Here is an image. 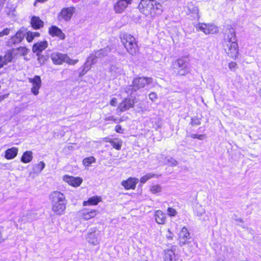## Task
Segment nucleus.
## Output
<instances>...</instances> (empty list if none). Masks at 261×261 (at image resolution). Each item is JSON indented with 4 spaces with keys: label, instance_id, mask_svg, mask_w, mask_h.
I'll list each match as a JSON object with an SVG mask.
<instances>
[{
    "label": "nucleus",
    "instance_id": "54",
    "mask_svg": "<svg viewBox=\"0 0 261 261\" xmlns=\"http://www.w3.org/2000/svg\"><path fill=\"white\" fill-rule=\"evenodd\" d=\"M106 121H113L115 122L117 121L118 119L114 117L113 116H108L105 118Z\"/></svg>",
    "mask_w": 261,
    "mask_h": 261
},
{
    "label": "nucleus",
    "instance_id": "58",
    "mask_svg": "<svg viewBox=\"0 0 261 261\" xmlns=\"http://www.w3.org/2000/svg\"><path fill=\"white\" fill-rule=\"evenodd\" d=\"M8 95H9L8 94H6L1 95L0 96V102L2 101V100H3L6 98H7L8 96Z\"/></svg>",
    "mask_w": 261,
    "mask_h": 261
},
{
    "label": "nucleus",
    "instance_id": "52",
    "mask_svg": "<svg viewBox=\"0 0 261 261\" xmlns=\"http://www.w3.org/2000/svg\"><path fill=\"white\" fill-rule=\"evenodd\" d=\"M115 131L120 134H123V129L122 128L121 126L120 125H117L115 126Z\"/></svg>",
    "mask_w": 261,
    "mask_h": 261
},
{
    "label": "nucleus",
    "instance_id": "11",
    "mask_svg": "<svg viewBox=\"0 0 261 261\" xmlns=\"http://www.w3.org/2000/svg\"><path fill=\"white\" fill-rule=\"evenodd\" d=\"M16 58L13 49L7 50L4 56H0V68L8 63L14 62V60Z\"/></svg>",
    "mask_w": 261,
    "mask_h": 261
},
{
    "label": "nucleus",
    "instance_id": "5",
    "mask_svg": "<svg viewBox=\"0 0 261 261\" xmlns=\"http://www.w3.org/2000/svg\"><path fill=\"white\" fill-rule=\"evenodd\" d=\"M223 46L225 52L230 57L236 59L239 54V47L237 42H223Z\"/></svg>",
    "mask_w": 261,
    "mask_h": 261
},
{
    "label": "nucleus",
    "instance_id": "37",
    "mask_svg": "<svg viewBox=\"0 0 261 261\" xmlns=\"http://www.w3.org/2000/svg\"><path fill=\"white\" fill-rule=\"evenodd\" d=\"M98 58L96 57V55L95 53L94 55H91L87 59L86 62L89 63V65L92 66V65L96 62V59Z\"/></svg>",
    "mask_w": 261,
    "mask_h": 261
},
{
    "label": "nucleus",
    "instance_id": "29",
    "mask_svg": "<svg viewBox=\"0 0 261 261\" xmlns=\"http://www.w3.org/2000/svg\"><path fill=\"white\" fill-rule=\"evenodd\" d=\"M45 164L43 161L40 162L38 164H35L33 166L32 170L33 173L35 174H39L44 168Z\"/></svg>",
    "mask_w": 261,
    "mask_h": 261
},
{
    "label": "nucleus",
    "instance_id": "34",
    "mask_svg": "<svg viewBox=\"0 0 261 261\" xmlns=\"http://www.w3.org/2000/svg\"><path fill=\"white\" fill-rule=\"evenodd\" d=\"M113 147L117 150L121 149L122 145V141L117 138L113 139L111 143Z\"/></svg>",
    "mask_w": 261,
    "mask_h": 261
},
{
    "label": "nucleus",
    "instance_id": "40",
    "mask_svg": "<svg viewBox=\"0 0 261 261\" xmlns=\"http://www.w3.org/2000/svg\"><path fill=\"white\" fill-rule=\"evenodd\" d=\"M91 68V66L89 65V63L87 62H85L84 64L82 71L80 73V76H83L89 70H90Z\"/></svg>",
    "mask_w": 261,
    "mask_h": 261
},
{
    "label": "nucleus",
    "instance_id": "64",
    "mask_svg": "<svg viewBox=\"0 0 261 261\" xmlns=\"http://www.w3.org/2000/svg\"><path fill=\"white\" fill-rule=\"evenodd\" d=\"M259 93L260 96L261 97V89H260Z\"/></svg>",
    "mask_w": 261,
    "mask_h": 261
},
{
    "label": "nucleus",
    "instance_id": "26",
    "mask_svg": "<svg viewBox=\"0 0 261 261\" xmlns=\"http://www.w3.org/2000/svg\"><path fill=\"white\" fill-rule=\"evenodd\" d=\"M33 158V152L31 151H26L24 152L21 158V162L23 163H30Z\"/></svg>",
    "mask_w": 261,
    "mask_h": 261
},
{
    "label": "nucleus",
    "instance_id": "48",
    "mask_svg": "<svg viewBox=\"0 0 261 261\" xmlns=\"http://www.w3.org/2000/svg\"><path fill=\"white\" fill-rule=\"evenodd\" d=\"M205 212V210L201 205H199L197 208V215L201 216Z\"/></svg>",
    "mask_w": 261,
    "mask_h": 261
},
{
    "label": "nucleus",
    "instance_id": "39",
    "mask_svg": "<svg viewBox=\"0 0 261 261\" xmlns=\"http://www.w3.org/2000/svg\"><path fill=\"white\" fill-rule=\"evenodd\" d=\"M95 162V159L93 156L85 158L83 161V164L86 166H89L92 163Z\"/></svg>",
    "mask_w": 261,
    "mask_h": 261
},
{
    "label": "nucleus",
    "instance_id": "23",
    "mask_svg": "<svg viewBox=\"0 0 261 261\" xmlns=\"http://www.w3.org/2000/svg\"><path fill=\"white\" fill-rule=\"evenodd\" d=\"M18 151V148L16 147L9 148L5 151V158L7 160H12L16 156Z\"/></svg>",
    "mask_w": 261,
    "mask_h": 261
},
{
    "label": "nucleus",
    "instance_id": "46",
    "mask_svg": "<svg viewBox=\"0 0 261 261\" xmlns=\"http://www.w3.org/2000/svg\"><path fill=\"white\" fill-rule=\"evenodd\" d=\"M168 163L170 164L171 166H175L177 165V161L173 158H170L167 160Z\"/></svg>",
    "mask_w": 261,
    "mask_h": 261
},
{
    "label": "nucleus",
    "instance_id": "50",
    "mask_svg": "<svg viewBox=\"0 0 261 261\" xmlns=\"http://www.w3.org/2000/svg\"><path fill=\"white\" fill-rule=\"evenodd\" d=\"M9 43H11L12 44H16L20 43V42L18 41V39H17V38H16V36H14L10 38V39L9 40Z\"/></svg>",
    "mask_w": 261,
    "mask_h": 261
},
{
    "label": "nucleus",
    "instance_id": "20",
    "mask_svg": "<svg viewBox=\"0 0 261 261\" xmlns=\"http://www.w3.org/2000/svg\"><path fill=\"white\" fill-rule=\"evenodd\" d=\"M49 34L51 36H57L61 40H64L65 38V35L62 30L56 26L54 25L49 28Z\"/></svg>",
    "mask_w": 261,
    "mask_h": 261
},
{
    "label": "nucleus",
    "instance_id": "59",
    "mask_svg": "<svg viewBox=\"0 0 261 261\" xmlns=\"http://www.w3.org/2000/svg\"><path fill=\"white\" fill-rule=\"evenodd\" d=\"M5 240V239L3 237L2 233V228H0V243L2 242Z\"/></svg>",
    "mask_w": 261,
    "mask_h": 261
},
{
    "label": "nucleus",
    "instance_id": "33",
    "mask_svg": "<svg viewBox=\"0 0 261 261\" xmlns=\"http://www.w3.org/2000/svg\"><path fill=\"white\" fill-rule=\"evenodd\" d=\"M127 51L132 55H135L138 52L139 47L136 41L130 45Z\"/></svg>",
    "mask_w": 261,
    "mask_h": 261
},
{
    "label": "nucleus",
    "instance_id": "7",
    "mask_svg": "<svg viewBox=\"0 0 261 261\" xmlns=\"http://www.w3.org/2000/svg\"><path fill=\"white\" fill-rule=\"evenodd\" d=\"M86 241L93 246H96L100 242V231L95 228H91L89 230L86 236Z\"/></svg>",
    "mask_w": 261,
    "mask_h": 261
},
{
    "label": "nucleus",
    "instance_id": "2",
    "mask_svg": "<svg viewBox=\"0 0 261 261\" xmlns=\"http://www.w3.org/2000/svg\"><path fill=\"white\" fill-rule=\"evenodd\" d=\"M49 197L52 211L57 215L64 214L67 203L65 195L59 191H55L49 194Z\"/></svg>",
    "mask_w": 261,
    "mask_h": 261
},
{
    "label": "nucleus",
    "instance_id": "30",
    "mask_svg": "<svg viewBox=\"0 0 261 261\" xmlns=\"http://www.w3.org/2000/svg\"><path fill=\"white\" fill-rule=\"evenodd\" d=\"M14 53L17 57L18 56H25L28 53V49L25 47H19L13 49Z\"/></svg>",
    "mask_w": 261,
    "mask_h": 261
},
{
    "label": "nucleus",
    "instance_id": "21",
    "mask_svg": "<svg viewBox=\"0 0 261 261\" xmlns=\"http://www.w3.org/2000/svg\"><path fill=\"white\" fill-rule=\"evenodd\" d=\"M48 45V43L46 41L37 42L34 44L33 46V51L34 53H41L42 50L45 49Z\"/></svg>",
    "mask_w": 261,
    "mask_h": 261
},
{
    "label": "nucleus",
    "instance_id": "63",
    "mask_svg": "<svg viewBox=\"0 0 261 261\" xmlns=\"http://www.w3.org/2000/svg\"><path fill=\"white\" fill-rule=\"evenodd\" d=\"M217 261H225L224 259L220 258Z\"/></svg>",
    "mask_w": 261,
    "mask_h": 261
},
{
    "label": "nucleus",
    "instance_id": "19",
    "mask_svg": "<svg viewBox=\"0 0 261 261\" xmlns=\"http://www.w3.org/2000/svg\"><path fill=\"white\" fill-rule=\"evenodd\" d=\"M228 41L237 42L236 31L232 28H229L225 31L223 42Z\"/></svg>",
    "mask_w": 261,
    "mask_h": 261
},
{
    "label": "nucleus",
    "instance_id": "22",
    "mask_svg": "<svg viewBox=\"0 0 261 261\" xmlns=\"http://www.w3.org/2000/svg\"><path fill=\"white\" fill-rule=\"evenodd\" d=\"M128 5L118 0L114 5V10L116 13H122Z\"/></svg>",
    "mask_w": 261,
    "mask_h": 261
},
{
    "label": "nucleus",
    "instance_id": "38",
    "mask_svg": "<svg viewBox=\"0 0 261 261\" xmlns=\"http://www.w3.org/2000/svg\"><path fill=\"white\" fill-rule=\"evenodd\" d=\"M15 9V6L14 5L11 3H8L5 8V11L8 15H11Z\"/></svg>",
    "mask_w": 261,
    "mask_h": 261
},
{
    "label": "nucleus",
    "instance_id": "53",
    "mask_svg": "<svg viewBox=\"0 0 261 261\" xmlns=\"http://www.w3.org/2000/svg\"><path fill=\"white\" fill-rule=\"evenodd\" d=\"M149 98L152 100H154L157 98V95L154 92H152L150 93L149 95Z\"/></svg>",
    "mask_w": 261,
    "mask_h": 261
},
{
    "label": "nucleus",
    "instance_id": "55",
    "mask_svg": "<svg viewBox=\"0 0 261 261\" xmlns=\"http://www.w3.org/2000/svg\"><path fill=\"white\" fill-rule=\"evenodd\" d=\"M116 103L117 99L116 98H113L110 101V104L113 106H115Z\"/></svg>",
    "mask_w": 261,
    "mask_h": 261
},
{
    "label": "nucleus",
    "instance_id": "47",
    "mask_svg": "<svg viewBox=\"0 0 261 261\" xmlns=\"http://www.w3.org/2000/svg\"><path fill=\"white\" fill-rule=\"evenodd\" d=\"M10 29L8 28L4 29L2 31L0 32V37L8 35L10 33Z\"/></svg>",
    "mask_w": 261,
    "mask_h": 261
},
{
    "label": "nucleus",
    "instance_id": "14",
    "mask_svg": "<svg viewBox=\"0 0 261 261\" xmlns=\"http://www.w3.org/2000/svg\"><path fill=\"white\" fill-rule=\"evenodd\" d=\"M79 213L82 218L88 220L96 217L98 212L95 210L85 208L81 211Z\"/></svg>",
    "mask_w": 261,
    "mask_h": 261
},
{
    "label": "nucleus",
    "instance_id": "49",
    "mask_svg": "<svg viewBox=\"0 0 261 261\" xmlns=\"http://www.w3.org/2000/svg\"><path fill=\"white\" fill-rule=\"evenodd\" d=\"M34 38L35 37H34V36H33V34L31 32H27L26 39L29 42H32Z\"/></svg>",
    "mask_w": 261,
    "mask_h": 261
},
{
    "label": "nucleus",
    "instance_id": "45",
    "mask_svg": "<svg viewBox=\"0 0 261 261\" xmlns=\"http://www.w3.org/2000/svg\"><path fill=\"white\" fill-rule=\"evenodd\" d=\"M167 212L170 216H175L177 214L176 210L171 207H169L168 208Z\"/></svg>",
    "mask_w": 261,
    "mask_h": 261
},
{
    "label": "nucleus",
    "instance_id": "12",
    "mask_svg": "<svg viewBox=\"0 0 261 261\" xmlns=\"http://www.w3.org/2000/svg\"><path fill=\"white\" fill-rule=\"evenodd\" d=\"M190 233L186 227H183L178 233L179 244L182 246L190 242Z\"/></svg>",
    "mask_w": 261,
    "mask_h": 261
},
{
    "label": "nucleus",
    "instance_id": "6",
    "mask_svg": "<svg viewBox=\"0 0 261 261\" xmlns=\"http://www.w3.org/2000/svg\"><path fill=\"white\" fill-rule=\"evenodd\" d=\"M51 59L53 62L58 65L63 63H67L70 65H74L79 61L78 60H72L67 55L59 53H54L51 55Z\"/></svg>",
    "mask_w": 261,
    "mask_h": 261
},
{
    "label": "nucleus",
    "instance_id": "42",
    "mask_svg": "<svg viewBox=\"0 0 261 261\" xmlns=\"http://www.w3.org/2000/svg\"><path fill=\"white\" fill-rule=\"evenodd\" d=\"M15 36L17 39H18V41L20 42L23 39L25 36V33L23 31L19 30L16 33Z\"/></svg>",
    "mask_w": 261,
    "mask_h": 261
},
{
    "label": "nucleus",
    "instance_id": "15",
    "mask_svg": "<svg viewBox=\"0 0 261 261\" xmlns=\"http://www.w3.org/2000/svg\"><path fill=\"white\" fill-rule=\"evenodd\" d=\"M63 180L67 182L69 185L74 187H79L83 181L82 178L76 177H74L68 175H65L63 176Z\"/></svg>",
    "mask_w": 261,
    "mask_h": 261
},
{
    "label": "nucleus",
    "instance_id": "1",
    "mask_svg": "<svg viewBox=\"0 0 261 261\" xmlns=\"http://www.w3.org/2000/svg\"><path fill=\"white\" fill-rule=\"evenodd\" d=\"M138 9L146 16L151 18L161 15L163 12L162 5L156 0H141Z\"/></svg>",
    "mask_w": 261,
    "mask_h": 261
},
{
    "label": "nucleus",
    "instance_id": "41",
    "mask_svg": "<svg viewBox=\"0 0 261 261\" xmlns=\"http://www.w3.org/2000/svg\"><path fill=\"white\" fill-rule=\"evenodd\" d=\"M91 68V66L89 65V63L87 62H85L84 64L82 71L80 73V76H83L89 70H90Z\"/></svg>",
    "mask_w": 261,
    "mask_h": 261
},
{
    "label": "nucleus",
    "instance_id": "61",
    "mask_svg": "<svg viewBox=\"0 0 261 261\" xmlns=\"http://www.w3.org/2000/svg\"><path fill=\"white\" fill-rule=\"evenodd\" d=\"M32 33L34 37H39L40 35V34L38 32H32Z\"/></svg>",
    "mask_w": 261,
    "mask_h": 261
},
{
    "label": "nucleus",
    "instance_id": "8",
    "mask_svg": "<svg viewBox=\"0 0 261 261\" xmlns=\"http://www.w3.org/2000/svg\"><path fill=\"white\" fill-rule=\"evenodd\" d=\"M186 14L189 15L193 19H199L200 15L198 8L192 2L188 3L185 7Z\"/></svg>",
    "mask_w": 261,
    "mask_h": 261
},
{
    "label": "nucleus",
    "instance_id": "27",
    "mask_svg": "<svg viewBox=\"0 0 261 261\" xmlns=\"http://www.w3.org/2000/svg\"><path fill=\"white\" fill-rule=\"evenodd\" d=\"M101 201V198L98 196H93L89 198L87 201L83 202V205H96L98 202Z\"/></svg>",
    "mask_w": 261,
    "mask_h": 261
},
{
    "label": "nucleus",
    "instance_id": "35",
    "mask_svg": "<svg viewBox=\"0 0 261 261\" xmlns=\"http://www.w3.org/2000/svg\"><path fill=\"white\" fill-rule=\"evenodd\" d=\"M159 176L156 174L149 173L145 175L142 176L140 179V182L142 184L145 183L148 180L153 177H158Z\"/></svg>",
    "mask_w": 261,
    "mask_h": 261
},
{
    "label": "nucleus",
    "instance_id": "25",
    "mask_svg": "<svg viewBox=\"0 0 261 261\" xmlns=\"http://www.w3.org/2000/svg\"><path fill=\"white\" fill-rule=\"evenodd\" d=\"M31 25L35 29H39L43 27L44 22L39 17L33 16L31 19Z\"/></svg>",
    "mask_w": 261,
    "mask_h": 261
},
{
    "label": "nucleus",
    "instance_id": "31",
    "mask_svg": "<svg viewBox=\"0 0 261 261\" xmlns=\"http://www.w3.org/2000/svg\"><path fill=\"white\" fill-rule=\"evenodd\" d=\"M110 72L111 73V76L113 77H115L121 74L122 70L120 67L116 65H112L110 69Z\"/></svg>",
    "mask_w": 261,
    "mask_h": 261
},
{
    "label": "nucleus",
    "instance_id": "43",
    "mask_svg": "<svg viewBox=\"0 0 261 261\" xmlns=\"http://www.w3.org/2000/svg\"><path fill=\"white\" fill-rule=\"evenodd\" d=\"M38 56V60L41 64L44 63L45 61L47 60V57L41 55L40 53H38L37 54Z\"/></svg>",
    "mask_w": 261,
    "mask_h": 261
},
{
    "label": "nucleus",
    "instance_id": "3",
    "mask_svg": "<svg viewBox=\"0 0 261 261\" xmlns=\"http://www.w3.org/2000/svg\"><path fill=\"white\" fill-rule=\"evenodd\" d=\"M152 82V79L151 77H139L134 79L132 85L128 86L125 88L126 93L128 94H132L134 92L143 88L146 85L151 84Z\"/></svg>",
    "mask_w": 261,
    "mask_h": 261
},
{
    "label": "nucleus",
    "instance_id": "51",
    "mask_svg": "<svg viewBox=\"0 0 261 261\" xmlns=\"http://www.w3.org/2000/svg\"><path fill=\"white\" fill-rule=\"evenodd\" d=\"M237 67V64L234 62H231L228 64V67L231 70H234Z\"/></svg>",
    "mask_w": 261,
    "mask_h": 261
},
{
    "label": "nucleus",
    "instance_id": "28",
    "mask_svg": "<svg viewBox=\"0 0 261 261\" xmlns=\"http://www.w3.org/2000/svg\"><path fill=\"white\" fill-rule=\"evenodd\" d=\"M111 50L112 48L111 46H108L104 48L96 51L95 53L97 57L101 58L104 56H107L108 53H109L111 51Z\"/></svg>",
    "mask_w": 261,
    "mask_h": 261
},
{
    "label": "nucleus",
    "instance_id": "10",
    "mask_svg": "<svg viewBox=\"0 0 261 261\" xmlns=\"http://www.w3.org/2000/svg\"><path fill=\"white\" fill-rule=\"evenodd\" d=\"M75 12V8L74 7L63 8L58 14V19H63L66 21H68L71 19Z\"/></svg>",
    "mask_w": 261,
    "mask_h": 261
},
{
    "label": "nucleus",
    "instance_id": "56",
    "mask_svg": "<svg viewBox=\"0 0 261 261\" xmlns=\"http://www.w3.org/2000/svg\"><path fill=\"white\" fill-rule=\"evenodd\" d=\"M191 123L193 124V125H199L200 124V122L199 120L198 119H196L195 120H194L193 119H192V122Z\"/></svg>",
    "mask_w": 261,
    "mask_h": 261
},
{
    "label": "nucleus",
    "instance_id": "57",
    "mask_svg": "<svg viewBox=\"0 0 261 261\" xmlns=\"http://www.w3.org/2000/svg\"><path fill=\"white\" fill-rule=\"evenodd\" d=\"M112 140H113V139H111L109 137H106V138H103V141H105L106 142H109L110 143H111Z\"/></svg>",
    "mask_w": 261,
    "mask_h": 261
},
{
    "label": "nucleus",
    "instance_id": "60",
    "mask_svg": "<svg viewBox=\"0 0 261 261\" xmlns=\"http://www.w3.org/2000/svg\"><path fill=\"white\" fill-rule=\"evenodd\" d=\"M120 1L125 3L127 5H130L132 3V0H119Z\"/></svg>",
    "mask_w": 261,
    "mask_h": 261
},
{
    "label": "nucleus",
    "instance_id": "44",
    "mask_svg": "<svg viewBox=\"0 0 261 261\" xmlns=\"http://www.w3.org/2000/svg\"><path fill=\"white\" fill-rule=\"evenodd\" d=\"M191 138L193 139H198L199 140H203L205 138L204 135H197V134H191L190 135Z\"/></svg>",
    "mask_w": 261,
    "mask_h": 261
},
{
    "label": "nucleus",
    "instance_id": "32",
    "mask_svg": "<svg viewBox=\"0 0 261 261\" xmlns=\"http://www.w3.org/2000/svg\"><path fill=\"white\" fill-rule=\"evenodd\" d=\"M164 261H175L174 253L172 250H168L165 251Z\"/></svg>",
    "mask_w": 261,
    "mask_h": 261
},
{
    "label": "nucleus",
    "instance_id": "17",
    "mask_svg": "<svg viewBox=\"0 0 261 261\" xmlns=\"http://www.w3.org/2000/svg\"><path fill=\"white\" fill-rule=\"evenodd\" d=\"M121 41L127 50L130 45L136 40L135 37L130 34H124L121 37Z\"/></svg>",
    "mask_w": 261,
    "mask_h": 261
},
{
    "label": "nucleus",
    "instance_id": "16",
    "mask_svg": "<svg viewBox=\"0 0 261 261\" xmlns=\"http://www.w3.org/2000/svg\"><path fill=\"white\" fill-rule=\"evenodd\" d=\"M134 106V101L130 98L124 99L119 105L118 109L120 112L126 111Z\"/></svg>",
    "mask_w": 261,
    "mask_h": 261
},
{
    "label": "nucleus",
    "instance_id": "13",
    "mask_svg": "<svg viewBox=\"0 0 261 261\" xmlns=\"http://www.w3.org/2000/svg\"><path fill=\"white\" fill-rule=\"evenodd\" d=\"M29 81L32 84L31 92L35 95L39 94V90L41 86V78L38 75H35L33 78H29Z\"/></svg>",
    "mask_w": 261,
    "mask_h": 261
},
{
    "label": "nucleus",
    "instance_id": "62",
    "mask_svg": "<svg viewBox=\"0 0 261 261\" xmlns=\"http://www.w3.org/2000/svg\"><path fill=\"white\" fill-rule=\"evenodd\" d=\"M168 239H172V233H170V235L167 236Z\"/></svg>",
    "mask_w": 261,
    "mask_h": 261
},
{
    "label": "nucleus",
    "instance_id": "24",
    "mask_svg": "<svg viewBox=\"0 0 261 261\" xmlns=\"http://www.w3.org/2000/svg\"><path fill=\"white\" fill-rule=\"evenodd\" d=\"M154 217L156 222L160 224H164L166 222V217L163 212L160 210L155 212Z\"/></svg>",
    "mask_w": 261,
    "mask_h": 261
},
{
    "label": "nucleus",
    "instance_id": "4",
    "mask_svg": "<svg viewBox=\"0 0 261 261\" xmlns=\"http://www.w3.org/2000/svg\"><path fill=\"white\" fill-rule=\"evenodd\" d=\"M187 67L186 62L183 59H179L172 62L171 68L173 74L184 76L188 73Z\"/></svg>",
    "mask_w": 261,
    "mask_h": 261
},
{
    "label": "nucleus",
    "instance_id": "9",
    "mask_svg": "<svg viewBox=\"0 0 261 261\" xmlns=\"http://www.w3.org/2000/svg\"><path fill=\"white\" fill-rule=\"evenodd\" d=\"M198 31H202L205 34H215L218 32V28L213 24L199 23L196 27Z\"/></svg>",
    "mask_w": 261,
    "mask_h": 261
},
{
    "label": "nucleus",
    "instance_id": "36",
    "mask_svg": "<svg viewBox=\"0 0 261 261\" xmlns=\"http://www.w3.org/2000/svg\"><path fill=\"white\" fill-rule=\"evenodd\" d=\"M162 190V187L159 185H155L150 187V191L154 194L161 192Z\"/></svg>",
    "mask_w": 261,
    "mask_h": 261
},
{
    "label": "nucleus",
    "instance_id": "18",
    "mask_svg": "<svg viewBox=\"0 0 261 261\" xmlns=\"http://www.w3.org/2000/svg\"><path fill=\"white\" fill-rule=\"evenodd\" d=\"M138 181V178L129 177L126 180H123L121 182V185L126 190H134L135 189Z\"/></svg>",
    "mask_w": 261,
    "mask_h": 261
}]
</instances>
